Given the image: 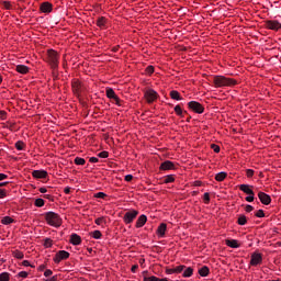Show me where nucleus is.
I'll return each instance as SVG.
<instances>
[{
  "instance_id": "nucleus-58",
  "label": "nucleus",
  "mask_w": 281,
  "mask_h": 281,
  "mask_svg": "<svg viewBox=\"0 0 281 281\" xmlns=\"http://www.w3.org/2000/svg\"><path fill=\"white\" fill-rule=\"evenodd\" d=\"M138 262H139L140 267H142V269H144V267H146V266H145L146 259L140 258V259L138 260Z\"/></svg>"
},
{
  "instance_id": "nucleus-63",
  "label": "nucleus",
  "mask_w": 281,
  "mask_h": 281,
  "mask_svg": "<svg viewBox=\"0 0 281 281\" xmlns=\"http://www.w3.org/2000/svg\"><path fill=\"white\" fill-rule=\"evenodd\" d=\"M125 181L127 182L133 181V175L125 176Z\"/></svg>"
},
{
  "instance_id": "nucleus-62",
  "label": "nucleus",
  "mask_w": 281,
  "mask_h": 281,
  "mask_svg": "<svg viewBox=\"0 0 281 281\" xmlns=\"http://www.w3.org/2000/svg\"><path fill=\"white\" fill-rule=\"evenodd\" d=\"M5 179H8V175L0 173V181H5Z\"/></svg>"
},
{
  "instance_id": "nucleus-15",
  "label": "nucleus",
  "mask_w": 281,
  "mask_h": 281,
  "mask_svg": "<svg viewBox=\"0 0 281 281\" xmlns=\"http://www.w3.org/2000/svg\"><path fill=\"white\" fill-rule=\"evenodd\" d=\"M148 221V217H146V215H140L137 221H136V224H135V227L137 229L144 227L146 225V222Z\"/></svg>"
},
{
  "instance_id": "nucleus-3",
  "label": "nucleus",
  "mask_w": 281,
  "mask_h": 281,
  "mask_svg": "<svg viewBox=\"0 0 281 281\" xmlns=\"http://www.w3.org/2000/svg\"><path fill=\"white\" fill-rule=\"evenodd\" d=\"M213 85L216 87V89L223 87H236L238 81H236L234 78H227L225 76H214Z\"/></svg>"
},
{
  "instance_id": "nucleus-20",
  "label": "nucleus",
  "mask_w": 281,
  "mask_h": 281,
  "mask_svg": "<svg viewBox=\"0 0 281 281\" xmlns=\"http://www.w3.org/2000/svg\"><path fill=\"white\" fill-rule=\"evenodd\" d=\"M15 71H18V74H22V75L30 74V67H27L25 65H18L15 67Z\"/></svg>"
},
{
  "instance_id": "nucleus-48",
  "label": "nucleus",
  "mask_w": 281,
  "mask_h": 281,
  "mask_svg": "<svg viewBox=\"0 0 281 281\" xmlns=\"http://www.w3.org/2000/svg\"><path fill=\"white\" fill-rule=\"evenodd\" d=\"M203 201L205 203V205H209L210 204V194L206 192L204 193L203 195Z\"/></svg>"
},
{
  "instance_id": "nucleus-27",
  "label": "nucleus",
  "mask_w": 281,
  "mask_h": 281,
  "mask_svg": "<svg viewBox=\"0 0 281 281\" xmlns=\"http://www.w3.org/2000/svg\"><path fill=\"white\" fill-rule=\"evenodd\" d=\"M193 274H194V269H192V267H189L183 271L182 277L192 278Z\"/></svg>"
},
{
  "instance_id": "nucleus-38",
  "label": "nucleus",
  "mask_w": 281,
  "mask_h": 281,
  "mask_svg": "<svg viewBox=\"0 0 281 281\" xmlns=\"http://www.w3.org/2000/svg\"><path fill=\"white\" fill-rule=\"evenodd\" d=\"M237 223L239 225H247V216L245 215H239L238 220H237Z\"/></svg>"
},
{
  "instance_id": "nucleus-60",
  "label": "nucleus",
  "mask_w": 281,
  "mask_h": 281,
  "mask_svg": "<svg viewBox=\"0 0 281 281\" xmlns=\"http://www.w3.org/2000/svg\"><path fill=\"white\" fill-rule=\"evenodd\" d=\"M137 269H139V266L137 265L132 266L131 268L132 273H136Z\"/></svg>"
},
{
  "instance_id": "nucleus-47",
  "label": "nucleus",
  "mask_w": 281,
  "mask_h": 281,
  "mask_svg": "<svg viewBox=\"0 0 281 281\" xmlns=\"http://www.w3.org/2000/svg\"><path fill=\"white\" fill-rule=\"evenodd\" d=\"M52 276H54V271H52V269H46V270L44 271V277H45V278H49V277H52Z\"/></svg>"
},
{
  "instance_id": "nucleus-12",
  "label": "nucleus",
  "mask_w": 281,
  "mask_h": 281,
  "mask_svg": "<svg viewBox=\"0 0 281 281\" xmlns=\"http://www.w3.org/2000/svg\"><path fill=\"white\" fill-rule=\"evenodd\" d=\"M40 10L41 12H43L44 14H49L52 12V10H54V5L49 2H43L40 5Z\"/></svg>"
},
{
  "instance_id": "nucleus-45",
  "label": "nucleus",
  "mask_w": 281,
  "mask_h": 281,
  "mask_svg": "<svg viewBox=\"0 0 281 281\" xmlns=\"http://www.w3.org/2000/svg\"><path fill=\"white\" fill-rule=\"evenodd\" d=\"M98 157H100V159H108L109 157V151H101L98 154Z\"/></svg>"
},
{
  "instance_id": "nucleus-28",
  "label": "nucleus",
  "mask_w": 281,
  "mask_h": 281,
  "mask_svg": "<svg viewBox=\"0 0 281 281\" xmlns=\"http://www.w3.org/2000/svg\"><path fill=\"white\" fill-rule=\"evenodd\" d=\"M43 246L45 249H52L54 247V240L52 238H45Z\"/></svg>"
},
{
  "instance_id": "nucleus-30",
  "label": "nucleus",
  "mask_w": 281,
  "mask_h": 281,
  "mask_svg": "<svg viewBox=\"0 0 281 281\" xmlns=\"http://www.w3.org/2000/svg\"><path fill=\"white\" fill-rule=\"evenodd\" d=\"M143 281H157V277H148V271H143Z\"/></svg>"
},
{
  "instance_id": "nucleus-41",
  "label": "nucleus",
  "mask_w": 281,
  "mask_h": 281,
  "mask_svg": "<svg viewBox=\"0 0 281 281\" xmlns=\"http://www.w3.org/2000/svg\"><path fill=\"white\" fill-rule=\"evenodd\" d=\"M0 281H10V274L8 272L0 273Z\"/></svg>"
},
{
  "instance_id": "nucleus-4",
  "label": "nucleus",
  "mask_w": 281,
  "mask_h": 281,
  "mask_svg": "<svg viewBox=\"0 0 281 281\" xmlns=\"http://www.w3.org/2000/svg\"><path fill=\"white\" fill-rule=\"evenodd\" d=\"M44 218L47 225H50V227H60V225H63V218L60 217V215H58V213L52 211L46 212L44 214Z\"/></svg>"
},
{
  "instance_id": "nucleus-21",
  "label": "nucleus",
  "mask_w": 281,
  "mask_h": 281,
  "mask_svg": "<svg viewBox=\"0 0 281 281\" xmlns=\"http://www.w3.org/2000/svg\"><path fill=\"white\" fill-rule=\"evenodd\" d=\"M199 276H201V278H207L210 276V268H207V266H203L199 270Z\"/></svg>"
},
{
  "instance_id": "nucleus-22",
  "label": "nucleus",
  "mask_w": 281,
  "mask_h": 281,
  "mask_svg": "<svg viewBox=\"0 0 281 281\" xmlns=\"http://www.w3.org/2000/svg\"><path fill=\"white\" fill-rule=\"evenodd\" d=\"M97 26L100 27V30H104L106 27V18L101 16L97 20Z\"/></svg>"
},
{
  "instance_id": "nucleus-64",
  "label": "nucleus",
  "mask_w": 281,
  "mask_h": 281,
  "mask_svg": "<svg viewBox=\"0 0 281 281\" xmlns=\"http://www.w3.org/2000/svg\"><path fill=\"white\" fill-rule=\"evenodd\" d=\"M57 280H58V277H56V276H54V277H52L49 279H46V281H57Z\"/></svg>"
},
{
  "instance_id": "nucleus-33",
  "label": "nucleus",
  "mask_w": 281,
  "mask_h": 281,
  "mask_svg": "<svg viewBox=\"0 0 281 281\" xmlns=\"http://www.w3.org/2000/svg\"><path fill=\"white\" fill-rule=\"evenodd\" d=\"M175 113L178 115V117H183V109L181 108L180 104L175 106Z\"/></svg>"
},
{
  "instance_id": "nucleus-26",
  "label": "nucleus",
  "mask_w": 281,
  "mask_h": 281,
  "mask_svg": "<svg viewBox=\"0 0 281 281\" xmlns=\"http://www.w3.org/2000/svg\"><path fill=\"white\" fill-rule=\"evenodd\" d=\"M106 98H109L110 100H114L117 94H115V90H113V88H108L106 91Z\"/></svg>"
},
{
  "instance_id": "nucleus-52",
  "label": "nucleus",
  "mask_w": 281,
  "mask_h": 281,
  "mask_svg": "<svg viewBox=\"0 0 281 281\" xmlns=\"http://www.w3.org/2000/svg\"><path fill=\"white\" fill-rule=\"evenodd\" d=\"M255 196V193L254 194H249L248 196H246V201L247 203H254V198Z\"/></svg>"
},
{
  "instance_id": "nucleus-24",
  "label": "nucleus",
  "mask_w": 281,
  "mask_h": 281,
  "mask_svg": "<svg viewBox=\"0 0 281 281\" xmlns=\"http://www.w3.org/2000/svg\"><path fill=\"white\" fill-rule=\"evenodd\" d=\"M169 95H170L171 100H177V101L182 100L181 93H179V91H177V90L170 91Z\"/></svg>"
},
{
  "instance_id": "nucleus-57",
  "label": "nucleus",
  "mask_w": 281,
  "mask_h": 281,
  "mask_svg": "<svg viewBox=\"0 0 281 281\" xmlns=\"http://www.w3.org/2000/svg\"><path fill=\"white\" fill-rule=\"evenodd\" d=\"M245 212H254V206L247 204L246 207H245Z\"/></svg>"
},
{
  "instance_id": "nucleus-31",
  "label": "nucleus",
  "mask_w": 281,
  "mask_h": 281,
  "mask_svg": "<svg viewBox=\"0 0 281 281\" xmlns=\"http://www.w3.org/2000/svg\"><path fill=\"white\" fill-rule=\"evenodd\" d=\"M91 238H94V240H100L102 238V232L100 231H93L90 233Z\"/></svg>"
},
{
  "instance_id": "nucleus-9",
  "label": "nucleus",
  "mask_w": 281,
  "mask_h": 281,
  "mask_svg": "<svg viewBox=\"0 0 281 281\" xmlns=\"http://www.w3.org/2000/svg\"><path fill=\"white\" fill-rule=\"evenodd\" d=\"M250 267H258V265H262V254L252 252L250 256Z\"/></svg>"
},
{
  "instance_id": "nucleus-61",
  "label": "nucleus",
  "mask_w": 281,
  "mask_h": 281,
  "mask_svg": "<svg viewBox=\"0 0 281 281\" xmlns=\"http://www.w3.org/2000/svg\"><path fill=\"white\" fill-rule=\"evenodd\" d=\"M89 161L90 164H98L99 159L97 157H91Z\"/></svg>"
},
{
  "instance_id": "nucleus-37",
  "label": "nucleus",
  "mask_w": 281,
  "mask_h": 281,
  "mask_svg": "<svg viewBox=\"0 0 281 281\" xmlns=\"http://www.w3.org/2000/svg\"><path fill=\"white\" fill-rule=\"evenodd\" d=\"M35 207H43L45 205V200L38 198L34 202Z\"/></svg>"
},
{
  "instance_id": "nucleus-50",
  "label": "nucleus",
  "mask_w": 281,
  "mask_h": 281,
  "mask_svg": "<svg viewBox=\"0 0 281 281\" xmlns=\"http://www.w3.org/2000/svg\"><path fill=\"white\" fill-rule=\"evenodd\" d=\"M212 150H214L215 153H221V146L216 145V144H212L211 145Z\"/></svg>"
},
{
  "instance_id": "nucleus-23",
  "label": "nucleus",
  "mask_w": 281,
  "mask_h": 281,
  "mask_svg": "<svg viewBox=\"0 0 281 281\" xmlns=\"http://www.w3.org/2000/svg\"><path fill=\"white\" fill-rule=\"evenodd\" d=\"M226 179H227V172H225V171H221V172L215 175V181L221 182V181H224Z\"/></svg>"
},
{
  "instance_id": "nucleus-7",
  "label": "nucleus",
  "mask_w": 281,
  "mask_h": 281,
  "mask_svg": "<svg viewBox=\"0 0 281 281\" xmlns=\"http://www.w3.org/2000/svg\"><path fill=\"white\" fill-rule=\"evenodd\" d=\"M138 214L139 212L137 210H131L126 212L123 217L125 225H131V223H133L137 218Z\"/></svg>"
},
{
  "instance_id": "nucleus-14",
  "label": "nucleus",
  "mask_w": 281,
  "mask_h": 281,
  "mask_svg": "<svg viewBox=\"0 0 281 281\" xmlns=\"http://www.w3.org/2000/svg\"><path fill=\"white\" fill-rule=\"evenodd\" d=\"M34 179H47V171L45 170H34L32 172Z\"/></svg>"
},
{
  "instance_id": "nucleus-16",
  "label": "nucleus",
  "mask_w": 281,
  "mask_h": 281,
  "mask_svg": "<svg viewBox=\"0 0 281 281\" xmlns=\"http://www.w3.org/2000/svg\"><path fill=\"white\" fill-rule=\"evenodd\" d=\"M166 229H168V226L166 223H161L156 231L157 236H159V238H164V236H166Z\"/></svg>"
},
{
  "instance_id": "nucleus-35",
  "label": "nucleus",
  "mask_w": 281,
  "mask_h": 281,
  "mask_svg": "<svg viewBox=\"0 0 281 281\" xmlns=\"http://www.w3.org/2000/svg\"><path fill=\"white\" fill-rule=\"evenodd\" d=\"M15 148H16V150H25V143L22 140H18L15 143Z\"/></svg>"
},
{
  "instance_id": "nucleus-11",
  "label": "nucleus",
  "mask_w": 281,
  "mask_h": 281,
  "mask_svg": "<svg viewBox=\"0 0 281 281\" xmlns=\"http://www.w3.org/2000/svg\"><path fill=\"white\" fill-rule=\"evenodd\" d=\"M258 199L262 203V205H271V195L260 191L258 193Z\"/></svg>"
},
{
  "instance_id": "nucleus-29",
  "label": "nucleus",
  "mask_w": 281,
  "mask_h": 281,
  "mask_svg": "<svg viewBox=\"0 0 281 281\" xmlns=\"http://www.w3.org/2000/svg\"><path fill=\"white\" fill-rule=\"evenodd\" d=\"M95 225H100L101 227H104V225H106V217L105 216H101L98 217L97 220H94Z\"/></svg>"
},
{
  "instance_id": "nucleus-46",
  "label": "nucleus",
  "mask_w": 281,
  "mask_h": 281,
  "mask_svg": "<svg viewBox=\"0 0 281 281\" xmlns=\"http://www.w3.org/2000/svg\"><path fill=\"white\" fill-rule=\"evenodd\" d=\"M257 218H265V211L263 210H258L255 214Z\"/></svg>"
},
{
  "instance_id": "nucleus-32",
  "label": "nucleus",
  "mask_w": 281,
  "mask_h": 281,
  "mask_svg": "<svg viewBox=\"0 0 281 281\" xmlns=\"http://www.w3.org/2000/svg\"><path fill=\"white\" fill-rule=\"evenodd\" d=\"M2 225H12V223H14V218L10 217V216H4L1 220Z\"/></svg>"
},
{
  "instance_id": "nucleus-51",
  "label": "nucleus",
  "mask_w": 281,
  "mask_h": 281,
  "mask_svg": "<svg viewBox=\"0 0 281 281\" xmlns=\"http://www.w3.org/2000/svg\"><path fill=\"white\" fill-rule=\"evenodd\" d=\"M8 196V191L5 189H0V199H5Z\"/></svg>"
},
{
  "instance_id": "nucleus-53",
  "label": "nucleus",
  "mask_w": 281,
  "mask_h": 281,
  "mask_svg": "<svg viewBox=\"0 0 281 281\" xmlns=\"http://www.w3.org/2000/svg\"><path fill=\"white\" fill-rule=\"evenodd\" d=\"M22 267H31L32 269H34V266L31 265L29 260L22 261Z\"/></svg>"
},
{
  "instance_id": "nucleus-43",
  "label": "nucleus",
  "mask_w": 281,
  "mask_h": 281,
  "mask_svg": "<svg viewBox=\"0 0 281 281\" xmlns=\"http://www.w3.org/2000/svg\"><path fill=\"white\" fill-rule=\"evenodd\" d=\"M186 269V266H177L173 268L175 273H181Z\"/></svg>"
},
{
  "instance_id": "nucleus-44",
  "label": "nucleus",
  "mask_w": 281,
  "mask_h": 281,
  "mask_svg": "<svg viewBox=\"0 0 281 281\" xmlns=\"http://www.w3.org/2000/svg\"><path fill=\"white\" fill-rule=\"evenodd\" d=\"M94 199H106V193L104 192L94 193Z\"/></svg>"
},
{
  "instance_id": "nucleus-19",
  "label": "nucleus",
  "mask_w": 281,
  "mask_h": 281,
  "mask_svg": "<svg viewBox=\"0 0 281 281\" xmlns=\"http://www.w3.org/2000/svg\"><path fill=\"white\" fill-rule=\"evenodd\" d=\"M239 190L248 195L254 194V190L251 189V186H249V184H240Z\"/></svg>"
},
{
  "instance_id": "nucleus-17",
  "label": "nucleus",
  "mask_w": 281,
  "mask_h": 281,
  "mask_svg": "<svg viewBox=\"0 0 281 281\" xmlns=\"http://www.w3.org/2000/svg\"><path fill=\"white\" fill-rule=\"evenodd\" d=\"M225 245L231 247V249H238V247H240V244H238V240L236 239H226Z\"/></svg>"
},
{
  "instance_id": "nucleus-42",
  "label": "nucleus",
  "mask_w": 281,
  "mask_h": 281,
  "mask_svg": "<svg viewBox=\"0 0 281 281\" xmlns=\"http://www.w3.org/2000/svg\"><path fill=\"white\" fill-rule=\"evenodd\" d=\"M27 276H30V273L27 271H20L16 276V278H22L23 280H25V278H27Z\"/></svg>"
},
{
  "instance_id": "nucleus-34",
  "label": "nucleus",
  "mask_w": 281,
  "mask_h": 281,
  "mask_svg": "<svg viewBox=\"0 0 281 281\" xmlns=\"http://www.w3.org/2000/svg\"><path fill=\"white\" fill-rule=\"evenodd\" d=\"M175 175H168L164 178V183H175Z\"/></svg>"
},
{
  "instance_id": "nucleus-13",
  "label": "nucleus",
  "mask_w": 281,
  "mask_h": 281,
  "mask_svg": "<svg viewBox=\"0 0 281 281\" xmlns=\"http://www.w3.org/2000/svg\"><path fill=\"white\" fill-rule=\"evenodd\" d=\"M175 162L170 161V160H166L164 162H161L159 170H175Z\"/></svg>"
},
{
  "instance_id": "nucleus-18",
  "label": "nucleus",
  "mask_w": 281,
  "mask_h": 281,
  "mask_svg": "<svg viewBox=\"0 0 281 281\" xmlns=\"http://www.w3.org/2000/svg\"><path fill=\"white\" fill-rule=\"evenodd\" d=\"M81 243H82V238L78 234H72L70 236V244L71 245L78 246V245H81Z\"/></svg>"
},
{
  "instance_id": "nucleus-2",
  "label": "nucleus",
  "mask_w": 281,
  "mask_h": 281,
  "mask_svg": "<svg viewBox=\"0 0 281 281\" xmlns=\"http://www.w3.org/2000/svg\"><path fill=\"white\" fill-rule=\"evenodd\" d=\"M46 63L49 65L53 75L58 71V66L60 65V54L54 49H47L46 52Z\"/></svg>"
},
{
  "instance_id": "nucleus-39",
  "label": "nucleus",
  "mask_w": 281,
  "mask_h": 281,
  "mask_svg": "<svg viewBox=\"0 0 281 281\" xmlns=\"http://www.w3.org/2000/svg\"><path fill=\"white\" fill-rule=\"evenodd\" d=\"M2 8L4 10H12L13 9L12 2H10V1H2Z\"/></svg>"
},
{
  "instance_id": "nucleus-36",
  "label": "nucleus",
  "mask_w": 281,
  "mask_h": 281,
  "mask_svg": "<svg viewBox=\"0 0 281 281\" xmlns=\"http://www.w3.org/2000/svg\"><path fill=\"white\" fill-rule=\"evenodd\" d=\"M75 164L76 166H85L87 164V160H85V158L76 157Z\"/></svg>"
},
{
  "instance_id": "nucleus-10",
  "label": "nucleus",
  "mask_w": 281,
  "mask_h": 281,
  "mask_svg": "<svg viewBox=\"0 0 281 281\" xmlns=\"http://www.w3.org/2000/svg\"><path fill=\"white\" fill-rule=\"evenodd\" d=\"M266 27L267 30H273L278 32V30H281V23L278 20H268L266 21Z\"/></svg>"
},
{
  "instance_id": "nucleus-59",
  "label": "nucleus",
  "mask_w": 281,
  "mask_h": 281,
  "mask_svg": "<svg viewBox=\"0 0 281 281\" xmlns=\"http://www.w3.org/2000/svg\"><path fill=\"white\" fill-rule=\"evenodd\" d=\"M7 115L5 111H0V120H5Z\"/></svg>"
},
{
  "instance_id": "nucleus-54",
  "label": "nucleus",
  "mask_w": 281,
  "mask_h": 281,
  "mask_svg": "<svg viewBox=\"0 0 281 281\" xmlns=\"http://www.w3.org/2000/svg\"><path fill=\"white\" fill-rule=\"evenodd\" d=\"M166 273H167V276H172L173 273H176L175 268H167Z\"/></svg>"
},
{
  "instance_id": "nucleus-40",
  "label": "nucleus",
  "mask_w": 281,
  "mask_h": 281,
  "mask_svg": "<svg viewBox=\"0 0 281 281\" xmlns=\"http://www.w3.org/2000/svg\"><path fill=\"white\" fill-rule=\"evenodd\" d=\"M145 74L147 76H153L155 74V67L154 66H147L145 69Z\"/></svg>"
},
{
  "instance_id": "nucleus-56",
  "label": "nucleus",
  "mask_w": 281,
  "mask_h": 281,
  "mask_svg": "<svg viewBox=\"0 0 281 281\" xmlns=\"http://www.w3.org/2000/svg\"><path fill=\"white\" fill-rule=\"evenodd\" d=\"M114 100V102H115V104H116V106H122V103H121V100H120V97H115V99H113Z\"/></svg>"
},
{
  "instance_id": "nucleus-55",
  "label": "nucleus",
  "mask_w": 281,
  "mask_h": 281,
  "mask_svg": "<svg viewBox=\"0 0 281 281\" xmlns=\"http://www.w3.org/2000/svg\"><path fill=\"white\" fill-rule=\"evenodd\" d=\"M47 269V265L43 263L37 267V271H45Z\"/></svg>"
},
{
  "instance_id": "nucleus-25",
  "label": "nucleus",
  "mask_w": 281,
  "mask_h": 281,
  "mask_svg": "<svg viewBox=\"0 0 281 281\" xmlns=\"http://www.w3.org/2000/svg\"><path fill=\"white\" fill-rule=\"evenodd\" d=\"M12 256L16 258V260H23V258H25V255L21 250H13Z\"/></svg>"
},
{
  "instance_id": "nucleus-49",
  "label": "nucleus",
  "mask_w": 281,
  "mask_h": 281,
  "mask_svg": "<svg viewBox=\"0 0 281 281\" xmlns=\"http://www.w3.org/2000/svg\"><path fill=\"white\" fill-rule=\"evenodd\" d=\"M254 175H255L254 169H247L246 170V177H248V179H251V177H254Z\"/></svg>"
},
{
  "instance_id": "nucleus-5",
  "label": "nucleus",
  "mask_w": 281,
  "mask_h": 281,
  "mask_svg": "<svg viewBox=\"0 0 281 281\" xmlns=\"http://www.w3.org/2000/svg\"><path fill=\"white\" fill-rule=\"evenodd\" d=\"M144 98L147 104H153V102H156V100L159 99V93L155 91L153 88H146L144 90Z\"/></svg>"
},
{
  "instance_id": "nucleus-8",
  "label": "nucleus",
  "mask_w": 281,
  "mask_h": 281,
  "mask_svg": "<svg viewBox=\"0 0 281 281\" xmlns=\"http://www.w3.org/2000/svg\"><path fill=\"white\" fill-rule=\"evenodd\" d=\"M188 108L191 111H193V113H198V114L204 113L205 111V108L203 106V104L199 103L198 101H190L188 103Z\"/></svg>"
},
{
  "instance_id": "nucleus-1",
  "label": "nucleus",
  "mask_w": 281,
  "mask_h": 281,
  "mask_svg": "<svg viewBox=\"0 0 281 281\" xmlns=\"http://www.w3.org/2000/svg\"><path fill=\"white\" fill-rule=\"evenodd\" d=\"M71 91L75 98L82 100V95H85L88 91L87 85L82 80L74 78L71 80Z\"/></svg>"
},
{
  "instance_id": "nucleus-6",
  "label": "nucleus",
  "mask_w": 281,
  "mask_h": 281,
  "mask_svg": "<svg viewBox=\"0 0 281 281\" xmlns=\"http://www.w3.org/2000/svg\"><path fill=\"white\" fill-rule=\"evenodd\" d=\"M69 251L67 250H59L55 254L54 258H53V262H55V265H60V262H63V260H69Z\"/></svg>"
}]
</instances>
